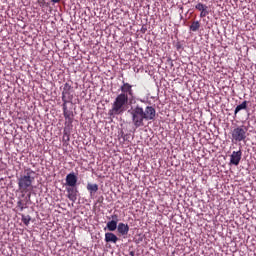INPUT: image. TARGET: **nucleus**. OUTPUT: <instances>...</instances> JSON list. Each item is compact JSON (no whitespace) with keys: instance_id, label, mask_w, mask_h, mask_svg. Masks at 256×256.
<instances>
[{"instance_id":"obj_8","label":"nucleus","mask_w":256,"mask_h":256,"mask_svg":"<svg viewBox=\"0 0 256 256\" xmlns=\"http://www.w3.org/2000/svg\"><path fill=\"white\" fill-rule=\"evenodd\" d=\"M195 9L197 11H200V17L203 18L206 15H209V11L207 9H209V7L201 2H199L196 6Z\"/></svg>"},{"instance_id":"obj_3","label":"nucleus","mask_w":256,"mask_h":256,"mask_svg":"<svg viewBox=\"0 0 256 256\" xmlns=\"http://www.w3.org/2000/svg\"><path fill=\"white\" fill-rule=\"evenodd\" d=\"M33 181L35 178L31 177V173L27 172L26 175H22L18 178V189L21 193H29L33 191Z\"/></svg>"},{"instance_id":"obj_12","label":"nucleus","mask_w":256,"mask_h":256,"mask_svg":"<svg viewBox=\"0 0 256 256\" xmlns=\"http://www.w3.org/2000/svg\"><path fill=\"white\" fill-rule=\"evenodd\" d=\"M62 101L63 103H71V101H73L71 91H62Z\"/></svg>"},{"instance_id":"obj_22","label":"nucleus","mask_w":256,"mask_h":256,"mask_svg":"<svg viewBox=\"0 0 256 256\" xmlns=\"http://www.w3.org/2000/svg\"><path fill=\"white\" fill-rule=\"evenodd\" d=\"M52 1V3H60L61 2V0H51Z\"/></svg>"},{"instance_id":"obj_7","label":"nucleus","mask_w":256,"mask_h":256,"mask_svg":"<svg viewBox=\"0 0 256 256\" xmlns=\"http://www.w3.org/2000/svg\"><path fill=\"white\" fill-rule=\"evenodd\" d=\"M77 175H75V172L69 173L66 176V187H77Z\"/></svg>"},{"instance_id":"obj_17","label":"nucleus","mask_w":256,"mask_h":256,"mask_svg":"<svg viewBox=\"0 0 256 256\" xmlns=\"http://www.w3.org/2000/svg\"><path fill=\"white\" fill-rule=\"evenodd\" d=\"M17 207L18 209H20V211H23L25 209V204L23 203V200L17 202Z\"/></svg>"},{"instance_id":"obj_19","label":"nucleus","mask_w":256,"mask_h":256,"mask_svg":"<svg viewBox=\"0 0 256 256\" xmlns=\"http://www.w3.org/2000/svg\"><path fill=\"white\" fill-rule=\"evenodd\" d=\"M62 107H63L64 117H68V115H67V103L63 102Z\"/></svg>"},{"instance_id":"obj_5","label":"nucleus","mask_w":256,"mask_h":256,"mask_svg":"<svg viewBox=\"0 0 256 256\" xmlns=\"http://www.w3.org/2000/svg\"><path fill=\"white\" fill-rule=\"evenodd\" d=\"M66 193L69 201H72V203L77 201V193H79L77 186H66Z\"/></svg>"},{"instance_id":"obj_11","label":"nucleus","mask_w":256,"mask_h":256,"mask_svg":"<svg viewBox=\"0 0 256 256\" xmlns=\"http://www.w3.org/2000/svg\"><path fill=\"white\" fill-rule=\"evenodd\" d=\"M118 241H119V238L117 237V235L113 234V232L105 233L106 243H117Z\"/></svg>"},{"instance_id":"obj_16","label":"nucleus","mask_w":256,"mask_h":256,"mask_svg":"<svg viewBox=\"0 0 256 256\" xmlns=\"http://www.w3.org/2000/svg\"><path fill=\"white\" fill-rule=\"evenodd\" d=\"M22 222L24 223V225H29V223H31V216L22 215Z\"/></svg>"},{"instance_id":"obj_4","label":"nucleus","mask_w":256,"mask_h":256,"mask_svg":"<svg viewBox=\"0 0 256 256\" xmlns=\"http://www.w3.org/2000/svg\"><path fill=\"white\" fill-rule=\"evenodd\" d=\"M247 131H249V129H247L246 126H237L231 132L232 141L235 143H241V141H246Z\"/></svg>"},{"instance_id":"obj_15","label":"nucleus","mask_w":256,"mask_h":256,"mask_svg":"<svg viewBox=\"0 0 256 256\" xmlns=\"http://www.w3.org/2000/svg\"><path fill=\"white\" fill-rule=\"evenodd\" d=\"M243 109H247V101L242 102L235 108L234 115H237V113H239V111H243Z\"/></svg>"},{"instance_id":"obj_18","label":"nucleus","mask_w":256,"mask_h":256,"mask_svg":"<svg viewBox=\"0 0 256 256\" xmlns=\"http://www.w3.org/2000/svg\"><path fill=\"white\" fill-rule=\"evenodd\" d=\"M71 89H73V87H71V84L69 83L64 84L63 91H71Z\"/></svg>"},{"instance_id":"obj_13","label":"nucleus","mask_w":256,"mask_h":256,"mask_svg":"<svg viewBox=\"0 0 256 256\" xmlns=\"http://www.w3.org/2000/svg\"><path fill=\"white\" fill-rule=\"evenodd\" d=\"M106 227H107L108 231H115L118 227L117 221L111 220V221L107 222Z\"/></svg>"},{"instance_id":"obj_23","label":"nucleus","mask_w":256,"mask_h":256,"mask_svg":"<svg viewBox=\"0 0 256 256\" xmlns=\"http://www.w3.org/2000/svg\"><path fill=\"white\" fill-rule=\"evenodd\" d=\"M130 256H135V252L131 251L130 253Z\"/></svg>"},{"instance_id":"obj_6","label":"nucleus","mask_w":256,"mask_h":256,"mask_svg":"<svg viewBox=\"0 0 256 256\" xmlns=\"http://www.w3.org/2000/svg\"><path fill=\"white\" fill-rule=\"evenodd\" d=\"M241 157H243V152L241 150L233 151L230 156V165H239L241 163Z\"/></svg>"},{"instance_id":"obj_14","label":"nucleus","mask_w":256,"mask_h":256,"mask_svg":"<svg viewBox=\"0 0 256 256\" xmlns=\"http://www.w3.org/2000/svg\"><path fill=\"white\" fill-rule=\"evenodd\" d=\"M200 28H201V23H199V21H194L190 25V31H193L194 33L199 31Z\"/></svg>"},{"instance_id":"obj_20","label":"nucleus","mask_w":256,"mask_h":256,"mask_svg":"<svg viewBox=\"0 0 256 256\" xmlns=\"http://www.w3.org/2000/svg\"><path fill=\"white\" fill-rule=\"evenodd\" d=\"M112 221H116V223H119V216L117 214H113L111 216Z\"/></svg>"},{"instance_id":"obj_1","label":"nucleus","mask_w":256,"mask_h":256,"mask_svg":"<svg viewBox=\"0 0 256 256\" xmlns=\"http://www.w3.org/2000/svg\"><path fill=\"white\" fill-rule=\"evenodd\" d=\"M121 93L118 94L112 103V108L108 111L110 117H115V115H123L125 113L127 105L129 102L132 103L135 99V92L133 91V85L128 82L122 81L120 86Z\"/></svg>"},{"instance_id":"obj_9","label":"nucleus","mask_w":256,"mask_h":256,"mask_svg":"<svg viewBox=\"0 0 256 256\" xmlns=\"http://www.w3.org/2000/svg\"><path fill=\"white\" fill-rule=\"evenodd\" d=\"M117 231L120 235H129V224L120 222L118 224Z\"/></svg>"},{"instance_id":"obj_10","label":"nucleus","mask_w":256,"mask_h":256,"mask_svg":"<svg viewBox=\"0 0 256 256\" xmlns=\"http://www.w3.org/2000/svg\"><path fill=\"white\" fill-rule=\"evenodd\" d=\"M86 189L89 191L90 197L93 199V197H95V193L99 191V185L88 183Z\"/></svg>"},{"instance_id":"obj_2","label":"nucleus","mask_w":256,"mask_h":256,"mask_svg":"<svg viewBox=\"0 0 256 256\" xmlns=\"http://www.w3.org/2000/svg\"><path fill=\"white\" fill-rule=\"evenodd\" d=\"M128 113L131 115L135 129H139V127H145V121H155L157 110L153 106H146L143 109L141 105L137 104L131 107Z\"/></svg>"},{"instance_id":"obj_21","label":"nucleus","mask_w":256,"mask_h":256,"mask_svg":"<svg viewBox=\"0 0 256 256\" xmlns=\"http://www.w3.org/2000/svg\"><path fill=\"white\" fill-rule=\"evenodd\" d=\"M177 51H181V49H183V45H181V42H177L175 45Z\"/></svg>"}]
</instances>
